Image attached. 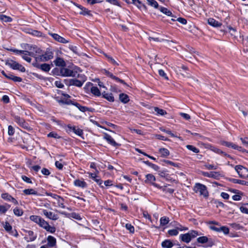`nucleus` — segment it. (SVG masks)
Returning a JSON list of instances; mask_svg holds the SVG:
<instances>
[{
    "label": "nucleus",
    "instance_id": "f257e3e1",
    "mask_svg": "<svg viewBox=\"0 0 248 248\" xmlns=\"http://www.w3.org/2000/svg\"><path fill=\"white\" fill-rule=\"evenodd\" d=\"M193 189L195 193H199L200 195L202 196L205 198H207L209 196L207 187L202 184L199 183H196Z\"/></svg>",
    "mask_w": 248,
    "mask_h": 248
},
{
    "label": "nucleus",
    "instance_id": "f03ea898",
    "mask_svg": "<svg viewBox=\"0 0 248 248\" xmlns=\"http://www.w3.org/2000/svg\"><path fill=\"white\" fill-rule=\"evenodd\" d=\"M199 235L197 231H191L185 234H182L179 236L180 239L183 242L188 243L192 239L195 238Z\"/></svg>",
    "mask_w": 248,
    "mask_h": 248
},
{
    "label": "nucleus",
    "instance_id": "7ed1b4c3",
    "mask_svg": "<svg viewBox=\"0 0 248 248\" xmlns=\"http://www.w3.org/2000/svg\"><path fill=\"white\" fill-rule=\"evenodd\" d=\"M5 64L14 70H18L21 72H25L26 71L24 66L14 60H8Z\"/></svg>",
    "mask_w": 248,
    "mask_h": 248
},
{
    "label": "nucleus",
    "instance_id": "20e7f679",
    "mask_svg": "<svg viewBox=\"0 0 248 248\" xmlns=\"http://www.w3.org/2000/svg\"><path fill=\"white\" fill-rule=\"evenodd\" d=\"M28 51L31 56L36 59V57H38V55L41 54V49L37 46L28 45Z\"/></svg>",
    "mask_w": 248,
    "mask_h": 248
},
{
    "label": "nucleus",
    "instance_id": "39448f33",
    "mask_svg": "<svg viewBox=\"0 0 248 248\" xmlns=\"http://www.w3.org/2000/svg\"><path fill=\"white\" fill-rule=\"evenodd\" d=\"M53 57V53L50 51L47 50L44 54L38 55V57H36L37 62H46L52 59Z\"/></svg>",
    "mask_w": 248,
    "mask_h": 248
},
{
    "label": "nucleus",
    "instance_id": "423d86ee",
    "mask_svg": "<svg viewBox=\"0 0 248 248\" xmlns=\"http://www.w3.org/2000/svg\"><path fill=\"white\" fill-rule=\"evenodd\" d=\"M235 170L237 171L240 177L248 179V169L241 165H237L235 167Z\"/></svg>",
    "mask_w": 248,
    "mask_h": 248
},
{
    "label": "nucleus",
    "instance_id": "0eeeda50",
    "mask_svg": "<svg viewBox=\"0 0 248 248\" xmlns=\"http://www.w3.org/2000/svg\"><path fill=\"white\" fill-rule=\"evenodd\" d=\"M84 89L90 90L92 93L96 96H100L101 94L99 89L96 86H93L92 83L88 82L85 86Z\"/></svg>",
    "mask_w": 248,
    "mask_h": 248
},
{
    "label": "nucleus",
    "instance_id": "6e6552de",
    "mask_svg": "<svg viewBox=\"0 0 248 248\" xmlns=\"http://www.w3.org/2000/svg\"><path fill=\"white\" fill-rule=\"evenodd\" d=\"M60 74L63 77H75L77 75V72L66 67H62L60 69Z\"/></svg>",
    "mask_w": 248,
    "mask_h": 248
},
{
    "label": "nucleus",
    "instance_id": "1a4fd4ad",
    "mask_svg": "<svg viewBox=\"0 0 248 248\" xmlns=\"http://www.w3.org/2000/svg\"><path fill=\"white\" fill-rule=\"evenodd\" d=\"M15 121L22 128L30 131L32 130V128L29 126V124L26 123L25 120L18 116L14 117Z\"/></svg>",
    "mask_w": 248,
    "mask_h": 248
},
{
    "label": "nucleus",
    "instance_id": "9d476101",
    "mask_svg": "<svg viewBox=\"0 0 248 248\" xmlns=\"http://www.w3.org/2000/svg\"><path fill=\"white\" fill-rule=\"evenodd\" d=\"M219 143L222 145L228 147L232 148V149L237 150L240 152L243 153L246 152V150L243 149L242 147L238 146L237 145L234 144L232 142H228L224 140H221Z\"/></svg>",
    "mask_w": 248,
    "mask_h": 248
},
{
    "label": "nucleus",
    "instance_id": "9b49d317",
    "mask_svg": "<svg viewBox=\"0 0 248 248\" xmlns=\"http://www.w3.org/2000/svg\"><path fill=\"white\" fill-rule=\"evenodd\" d=\"M145 183L146 184H150L155 187L158 188H162L161 186H160L158 184L155 183L156 180L155 177L154 175L152 174H147L145 176Z\"/></svg>",
    "mask_w": 248,
    "mask_h": 248
},
{
    "label": "nucleus",
    "instance_id": "f8f14e48",
    "mask_svg": "<svg viewBox=\"0 0 248 248\" xmlns=\"http://www.w3.org/2000/svg\"><path fill=\"white\" fill-rule=\"evenodd\" d=\"M1 73L7 79L12 80L14 81L21 82L22 81V78H21L15 76L10 72L6 73L5 71L2 70L1 71Z\"/></svg>",
    "mask_w": 248,
    "mask_h": 248
},
{
    "label": "nucleus",
    "instance_id": "ddd939ff",
    "mask_svg": "<svg viewBox=\"0 0 248 248\" xmlns=\"http://www.w3.org/2000/svg\"><path fill=\"white\" fill-rule=\"evenodd\" d=\"M202 173L204 176L217 179H218L221 176L220 173L218 171H211L210 172L203 171Z\"/></svg>",
    "mask_w": 248,
    "mask_h": 248
},
{
    "label": "nucleus",
    "instance_id": "4468645a",
    "mask_svg": "<svg viewBox=\"0 0 248 248\" xmlns=\"http://www.w3.org/2000/svg\"><path fill=\"white\" fill-rule=\"evenodd\" d=\"M44 216H45L47 218L53 220H56L58 219L59 217L57 215L55 214L52 212L48 211L46 209H43L42 210Z\"/></svg>",
    "mask_w": 248,
    "mask_h": 248
},
{
    "label": "nucleus",
    "instance_id": "2eb2a0df",
    "mask_svg": "<svg viewBox=\"0 0 248 248\" xmlns=\"http://www.w3.org/2000/svg\"><path fill=\"white\" fill-rule=\"evenodd\" d=\"M67 127V131H68L69 132L73 131L76 135H77L79 136H81L83 134V131L82 129H81L75 126H71L70 125H68Z\"/></svg>",
    "mask_w": 248,
    "mask_h": 248
},
{
    "label": "nucleus",
    "instance_id": "dca6fc26",
    "mask_svg": "<svg viewBox=\"0 0 248 248\" xmlns=\"http://www.w3.org/2000/svg\"><path fill=\"white\" fill-rule=\"evenodd\" d=\"M1 198L5 201L13 202L15 205L18 204V202L7 193H2L1 194Z\"/></svg>",
    "mask_w": 248,
    "mask_h": 248
},
{
    "label": "nucleus",
    "instance_id": "f3484780",
    "mask_svg": "<svg viewBox=\"0 0 248 248\" xmlns=\"http://www.w3.org/2000/svg\"><path fill=\"white\" fill-rule=\"evenodd\" d=\"M104 139L106 140L108 143L113 146L116 147L120 145V144L115 142L114 140L111 137V136L107 133L104 134Z\"/></svg>",
    "mask_w": 248,
    "mask_h": 248
},
{
    "label": "nucleus",
    "instance_id": "a211bd4d",
    "mask_svg": "<svg viewBox=\"0 0 248 248\" xmlns=\"http://www.w3.org/2000/svg\"><path fill=\"white\" fill-rule=\"evenodd\" d=\"M49 35L52 37V38L58 42L66 44L69 42L68 40H67L61 36L56 33H49Z\"/></svg>",
    "mask_w": 248,
    "mask_h": 248
},
{
    "label": "nucleus",
    "instance_id": "6ab92c4d",
    "mask_svg": "<svg viewBox=\"0 0 248 248\" xmlns=\"http://www.w3.org/2000/svg\"><path fill=\"white\" fill-rule=\"evenodd\" d=\"M207 148L212 151L214 152L215 153H217L219 155H221L223 156L227 155V154L225 153L224 152L221 151L220 149L218 148L217 147H215L213 145H212L211 144L207 145Z\"/></svg>",
    "mask_w": 248,
    "mask_h": 248
},
{
    "label": "nucleus",
    "instance_id": "aec40b11",
    "mask_svg": "<svg viewBox=\"0 0 248 248\" xmlns=\"http://www.w3.org/2000/svg\"><path fill=\"white\" fill-rule=\"evenodd\" d=\"M103 73L105 75H106V76L110 77L112 79H114L117 82H120V83H123L124 84H125L124 81L123 80L119 78L115 77L111 73L109 72L108 71V70H107L106 69H104V70H103Z\"/></svg>",
    "mask_w": 248,
    "mask_h": 248
},
{
    "label": "nucleus",
    "instance_id": "412c9836",
    "mask_svg": "<svg viewBox=\"0 0 248 248\" xmlns=\"http://www.w3.org/2000/svg\"><path fill=\"white\" fill-rule=\"evenodd\" d=\"M26 232L27 236L25 237V239L27 242L33 241L36 238V235L32 231H27Z\"/></svg>",
    "mask_w": 248,
    "mask_h": 248
},
{
    "label": "nucleus",
    "instance_id": "4be33fe9",
    "mask_svg": "<svg viewBox=\"0 0 248 248\" xmlns=\"http://www.w3.org/2000/svg\"><path fill=\"white\" fill-rule=\"evenodd\" d=\"M74 184L76 186L82 188H86L87 186V183L83 179H76L74 182Z\"/></svg>",
    "mask_w": 248,
    "mask_h": 248
},
{
    "label": "nucleus",
    "instance_id": "5701e85b",
    "mask_svg": "<svg viewBox=\"0 0 248 248\" xmlns=\"http://www.w3.org/2000/svg\"><path fill=\"white\" fill-rule=\"evenodd\" d=\"M132 3L141 10H147V7L139 0H132Z\"/></svg>",
    "mask_w": 248,
    "mask_h": 248
},
{
    "label": "nucleus",
    "instance_id": "b1692460",
    "mask_svg": "<svg viewBox=\"0 0 248 248\" xmlns=\"http://www.w3.org/2000/svg\"><path fill=\"white\" fill-rule=\"evenodd\" d=\"M86 79L85 78H84L81 81L76 79H71L70 80V84L72 85L80 87L82 86L83 83L86 81Z\"/></svg>",
    "mask_w": 248,
    "mask_h": 248
},
{
    "label": "nucleus",
    "instance_id": "393cba45",
    "mask_svg": "<svg viewBox=\"0 0 248 248\" xmlns=\"http://www.w3.org/2000/svg\"><path fill=\"white\" fill-rule=\"evenodd\" d=\"M91 178L93 179L94 181H95L102 188H103V186L102 184V181L98 178V177L95 173L89 172L88 173Z\"/></svg>",
    "mask_w": 248,
    "mask_h": 248
},
{
    "label": "nucleus",
    "instance_id": "a878e982",
    "mask_svg": "<svg viewBox=\"0 0 248 248\" xmlns=\"http://www.w3.org/2000/svg\"><path fill=\"white\" fill-rule=\"evenodd\" d=\"M47 246L49 247H53L56 245V238L51 235H49L47 238Z\"/></svg>",
    "mask_w": 248,
    "mask_h": 248
},
{
    "label": "nucleus",
    "instance_id": "bb28decb",
    "mask_svg": "<svg viewBox=\"0 0 248 248\" xmlns=\"http://www.w3.org/2000/svg\"><path fill=\"white\" fill-rule=\"evenodd\" d=\"M23 192L26 195H33L39 196L40 195L37 191L33 188L25 189L23 190Z\"/></svg>",
    "mask_w": 248,
    "mask_h": 248
},
{
    "label": "nucleus",
    "instance_id": "cd10ccee",
    "mask_svg": "<svg viewBox=\"0 0 248 248\" xmlns=\"http://www.w3.org/2000/svg\"><path fill=\"white\" fill-rule=\"evenodd\" d=\"M75 5L80 10V11L79 12V13L80 15H90V11H89L86 8H85V7H83L82 6L79 5V4H75Z\"/></svg>",
    "mask_w": 248,
    "mask_h": 248
},
{
    "label": "nucleus",
    "instance_id": "c85d7f7f",
    "mask_svg": "<svg viewBox=\"0 0 248 248\" xmlns=\"http://www.w3.org/2000/svg\"><path fill=\"white\" fill-rule=\"evenodd\" d=\"M208 23L214 27H219L221 26V23L216 21L215 19L212 18H210L208 19Z\"/></svg>",
    "mask_w": 248,
    "mask_h": 248
},
{
    "label": "nucleus",
    "instance_id": "c756f323",
    "mask_svg": "<svg viewBox=\"0 0 248 248\" xmlns=\"http://www.w3.org/2000/svg\"><path fill=\"white\" fill-rule=\"evenodd\" d=\"M102 96L104 98L109 102H113L114 101V97L111 93L104 92L102 93Z\"/></svg>",
    "mask_w": 248,
    "mask_h": 248
},
{
    "label": "nucleus",
    "instance_id": "7c9ffc66",
    "mask_svg": "<svg viewBox=\"0 0 248 248\" xmlns=\"http://www.w3.org/2000/svg\"><path fill=\"white\" fill-rule=\"evenodd\" d=\"M56 200L57 201V203L58 204V206L59 207L64 209L65 208V206L64 205V200L63 198H62L60 196H58V197H56Z\"/></svg>",
    "mask_w": 248,
    "mask_h": 248
},
{
    "label": "nucleus",
    "instance_id": "2f4dec72",
    "mask_svg": "<svg viewBox=\"0 0 248 248\" xmlns=\"http://www.w3.org/2000/svg\"><path fill=\"white\" fill-rule=\"evenodd\" d=\"M119 99L123 103H127L129 101V96L125 93H120L119 94Z\"/></svg>",
    "mask_w": 248,
    "mask_h": 248
},
{
    "label": "nucleus",
    "instance_id": "473e14b6",
    "mask_svg": "<svg viewBox=\"0 0 248 248\" xmlns=\"http://www.w3.org/2000/svg\"><path fill=\"white\" fill-rule=\"evenodd\" d=\"M159 153L160 154V155L162 157H167L170 155L169 151L164 148H161L159 149Z\"/></svg>",
    "mask_w": 248,
    "mask_h": 248
},
{
    "label": "nucleus",
    "instance_id": "72a5a7b5",
    "mask_svg": "<svg viewBox=\"0 0 248 248\" xmlns=\"http://www.w3.org/2000/svg\"><path fill=\"white\" fill-rule=\"evenodd\" d=\"M161 245L165 248H171L173 247V244L170 240H166L162 242Z\"/></svg>",
    "mask_w": 248,
    "mask_h": 248
},
{
    "label": "nucleus",
    "instance_id": "f704fd0d",
    "mask_svg": "<svg viewBox=\"0 0 248 248\" xmlns=\"http://www.w3.org/2000/svg\"><path fill=\"white\" fill-rule=\"evenodd\" d=\"M30 218L31 221L38 225L39 224L40 222H41L42 219V218H41L40 217L35 215L31 216Z\"/></svg>",
    "mask_w": 248,
    "mask_h": 248
},
{
    "label": "nucleus",
    "instance_id": "c9c22d12",
    "mask_svg": "<svg viewBox=\"0 0 248 248\" xmlns=\"http://www.w3.org/2000/svg\"><path fill=\"white\" fill-rule=\"evenodd\" d=\"M54 62L56 65L58 66H62V67H63L65 64L63 60L60 58L56 59V60L54 61Z\"/></svg>",
    "mask_w": 248,
    "mask_h": 248
},
{
    "label": "nucleus",
    "instance_id": "e433bc0d",
    "mask_svg": "<svg viewBox=\"0 0 248 248\" xmlns=\"http://www.w3.org/2000/svg\"><path fill=\"white\" fill-rule=\"evenodd\" d=\"M25 53H22V58L27 61L28 62H31V59L29 57L30 54H29L28 51L24 50Z\"/></svg>",
    "mask_w": 248,
    "mask_h": 248
},
{
    "label": "nucleus",
    "instance_id": "4c0bfd02",
    "mask_svg": "<svg viewBox=\"0 0 248 248\" xmlns=\"http://www.w3.org/2000/svg\"><path fill=\"white\" fill-rule=\"evenodd\" d=\"M2 226L4 228L5 230L7 232L9 233L12 230V227L8 222L6 221L2 223Z\"/></svg>",
    "mask_w": 248,
    "mask_h": 248
},
{
    "label": "nucleus",
    "instance_id": "58836bf2",
    "mask_svg": "<svg viewBox=\"0 0 248 248\" xmlns=\"http://www.w3.org/2000/svg\"><path fill=\"white\" fill-rule=\"evenodd\" d=\"M10 208V205L8 204L0 205V214H5Z\"/></svg>",
    "mask_w": 248,
    "mask_h": 248
},
{
    "label": "nucleus",
    "instance_id": "ea45409f",
    "mask_svg": "<svg viewBox=\"0 0 248 248\" xmlns=\"http://www.w3.org/2000/svg\"><path fill=\"white\" fill-rule=\"evenodd\" d=\"M0 20L5 22H10L12 21L11 17L4 15H0Z\"/></svg>",
    "mask_w": 248,
    "mask_h": 248
},
{
    "label": "nucleus",
    "instance_id": "a19ab883",
    "mask_svg": "<svg viewBox=\"0 0 248 248\" xmlns=\"http://www.w3.org/2000/svg\"><path fill=\"white\" fill-rule=\"evenodd\" d=\"M158 174L160 177L165 178L166 180H171L169 174L165 172L164 171H159Z\"/></svg>",
    "mask_w": 248,
    "mask_h": 248
},
{
    "label": "nucleus",
    "instance_id": "79ce46f5",
    "mask_svg": "<svg viewBox=\"0 0 248 248\" xmlns=\"http://www.w3.org/2000/svg\"><path fill=\"white\" fill-rule=\"evenodd\" d=\"M169 218L167 217H161L160 219V224L161 226H164L169 222Z\"/></svg>",
    "mask_w": 248,
    "mask_h": 248
},
{
    "label": "nucleus",
    "instance_id": "37998d69",
    "mask_svg": "<svg viewBox=\"0 0 248 248\" xmlns=\"http://www.w3.org/2000/svg\"><path fill=\"white\" fill-rule=\"evenodd\" d=\"M39 68L44 71L48 72L50 69V66L48 64L44 63L39 66Z\"/></svg>",
    "mask_w": 248,
    "mask_h": 248
},
{
    "label": "nucleus",
    "instance_id": "c03bdc74",
    "mask_svg": "<svg viewBox=\"0 0 248 248\" xmlns=\"http://www.w3.org/2000/svg\"><path fill=\"white\" fill-rule=\"evenodd\" d=\"M147 1L150 6L156 9L158 7V4L155 0H147Z\"/></svg>",
    "mask_w": 248,
    "mask_h": 248
},
{
    "label": "nucleus",
    "instance_id": "a18cd8bd",
    "mask_svg": "<svg viewBox=\"0 0 248 248\" xmlns=\"http://www.w3.org/2000/svg\"><path fill=\"white\" fill-rule=\"evenodd\" d=\"M197 242L199 243L204 244L208 242V238L205 236L199 237L197 239Z\"/></svg>",
    "mask_w": 248,
    "mask_h": 248
},
{
    "label": "nucleus",
    "instance_id": "49530a36",
    "mask_svg": "<svg viewBox=\"0 0 248 248\" xmlns=\"http://www.w3.org/2000/svg\"><path fill=\"white\" fill-rule=\"evenodd\" d=\"M154 109L155 112L158 115H164L165 114H167V112L165 110L158 108L155 107Z\"/></svg>",
    "mask_w": 248,
    "mask_h": 248
},
{
    "label": "nucleus",
    "instance_id": "de8ad7c7",
    "mask_svg": "<svg viewBox=\"0 0 248 248\" xmlns=\"http://www.w3.org/2000/svg\"><path fill=\"white\" fill-rule=\"evenodd\" d=\"M159 10L162 13L168 16H170L172 14L171 12L166 8L161 7Z\"/></svg>",
    "mask_w": 248,
    "mask_h": 248
},
{
    "label": "nucleus",
    "instance_id": "09e8293b",
    "mask_svg": "<svg viewBox=\"0 0 248 248\" xmlns=\"http://www.w3.org/2000/svg\"><path fill=\"white\" fill-rule=\"evenodd\" d=\"M149 40L150 41L153 40V41H155V42H163V41H166L169 44H170V42H172V41H169L168 40H164L163 39H159V38H157V37H149Z\"/></svg>",
    "mask_w": 248,
    "mask_h": 248
},
{
    "label": "nucleus",
    "instance_id": "8fccbe9b",
    "mask_svg": "<svg viewBox=\"0 0 248 248\" xmlns=\"http://www.w3.org/2000/svg\"><path fill=\"white\" fill-rule=\"evenodd\" d=\"M186 147L187 149L192 151L193 152L195 153H198L200 152L199 149L197 148L193 145H187L186 146Z\"/></svg>",
    "mask_w": 248,
    "mask_h": 248
},
{
    "label": "nucleus",
    "instance_id": "3c124183",
    "mask_svg": "<svg viewBox=\"0 0 248 248\" xmlns=\"http://www.w3.org/2000/svg\"><path fill=\"white\" fill-rule=\"evenodd\" d=\"M47 137L49 138H53L56 139L61 138V136H59L57 133L55 132H51L47 134Z\"/></svg>",
    "mask_w": 248,
    "mask_h": 248
},
{
    "label": "nucleus",
    "instance_id": "603ef678",
    "mask_svg": "<svg viewBox=\"0 0 248 248\" xmlns=\"http://www.w3.org/2000/svg\"><path fill=\"white\" fill-rule=\"evenodd\" d=\"M14 213L16 216H21L23 215V212L22 210L16 207L13 210Z\"/></svg>",
    "mask_w": 248,
    "mask_h": 248
},
{
    "label": "nucleus",
    "instance_id": "864d4df0",
    "mask_svg": "<svg viewBox=\"0 0 248 248\" xmlns=\"http://www.w3.org/2000/svg\"><path fill=\"white\" fill-rule=\"evenodd\" d=\"M105 56L106 57V58H107V59L109 62L111 63L112 64H113V65H119V64L117 63V62L111 57H110L107 54H105Z\"/></svg>",
    "mask_w": 248,
    "mask_h": 248
},
{
    "label": "nucleus",
    "instance_id": "5fc2aeb1",
    "mask_svg": "<svg viewBox=\"0 0 248 248\" xmlns=\"http://www.w3.org/2000/svg\"><path fill=\"white\" fill-rule=\"evenodd\" d=\"M240 210L241 212L246 214H248V203L240 207Z\"/></svg>",
    "mask_w": 248,
    "mask_h": 248
},
{
    "label": "nucleus",
    "instance_id": "6e6d98bb",
    "mask_svg": "<svg viewBox=\"0 0 248 248\" xmlns=\"http://www.w3.org/2000/svg\"><path fill=\"white\" fill-rule=\"evenodd\" d=\"M228 29L231 35L233 36L234 37H235L236 36V34H237L236 30L234 28H233L231 27H229Z\"/></svg>",
    "mask_w": 248,
    "mask_h": 248
},
{
    "label": "nucleus",
    "instance_id": "4d7b16f0",
    "mask_svg": "<svg viewBox=\"0 0 248 248\" xmlns=\"http://www.w3.org/2000/svg\"><path fill=\"white\" fill-rule=\"evenodd\" d=\"M49 225L48 223L45 221L43 218L42 219L41 222H40L39 225L45 229L47 226Z\"/></svg>",
    "mask_w": 248,
    "mask_h": 248
},
{
    "label": "nucleus",
    "instance_id": "13d9d810",
    "mask_svg": "<svg viewBox=\"0 0 248 248\" xmlns=\"http://www.w3.org/2000/svg\"><path fill=\"white\" fill-rule=\"evenodd\" d=\"M178 232L177 229L170 230L168 231V233L170 236H176L178 234Z\"/></svg>",
    "mask_w": 248,
    "mask_h": 248
},
{
    "label": "nucleus",
    "instance_id": "bf43d9fd",
    "mask_svg": "<svg viewBox=\"0 0 248 248\" xmlns=\"http://www.w3.org/2000/svg\"><path fill=\"white\" fill-rule=\"evenodd\" d=\"M164 192H168L170 194H172L174 192V189L170 188H167V186H162V188H160Z\"/></svg>",
    "mask_w": 248,
    "mask_h": 248
},
{
    "label": "nucleus",
    "instance_id": "052dcab7",
    "mask_svg": "<svg viewBox=\"0 0 248 248\" xmlns=\"http://www.w3.org/2000/svg\"><path fill=\"white\" fill-rule=\"evenodd\" d=\"M45 230L51 233H53L56 232V228L54 227L51 226L49 225L47 226Z\"/></svg>",
    "mask_w": 248,
    "mask_h": 248
},
{
    "label": "nucleus",
    "instance_id": "680f3d73",
    "mask_svg": "<svg viewBox=\"0 0 248 248\" xmlns=\"http://www.w3.org/2000/svg\"><path fill=\"white\" fill-rule=\"evenodd\" d=\"M125 228H126L127 230H129L130 232L133 233L134 232V231H135L134 227L131 224H129V223L126 224Z\"/></svg>",
    "mask_w": 248,
    "mask_h": 248
},
{
    "label": "nucleus",
    "instance_id": "e2e57ef3",
    "mask_svg": "<svg viewBox=\"0 0 248 248\" xmlns=\"http://www.w3.org/2000/svg\"><path fill=\"white\" fill-rule=\"evenodd\" d=\"M220 232H222L225 234H228L229 233V229L226 226L220 227Z\"/></svg>",
    "mask_w": 248,
    "mask_h": 248
},
{
    "label": "nucleus",
    "instance_id": "0e129e2a",
    "mask_svg": "<svg viewBox=\"0 0 248 248\" xmlns=\"http://www.w3.org/2000/svg\"><path fill=\"white\" fill-rule=\"evenodd\" d=\"M204 166L206 168V169H207V170H217V166H215V165H212V164H205Z\"/></svg>",
    "mask_w": 248,
    "mask_h": 248
},
{
    "label": "nucleus",
    "instance_id": "69168bd1",
    "mask_svg": "<svg viewBox=\"0 0 248 248\" xmlns=\"http://www.w3.org/2000/svg\"><path fill=\"white\" fill-rule=\"evenodd\" d=\"M29 33L36 36H40L42 34L41 32L36 30H31V31L29 32Z\"/></svg>",
    "mask_w": 248,
    "mask_h": 248
},
{
    "label": "nucleus",
    "instance_id": "338daca9",
    "mask_svg": "<svg viewBox=\"0 0 248 248\" xmlns=\"http://www.w3.org/2000/svg\"><path fill=\"white\" fill-rule=\"evenodd\" d=\"M14 133H15V129L14 128V127L12 126L9 125L8 126V135L10 136H12L14 134Z\"/></svg>",
    "mask_w": 248,
    "mask_h": 248
},
{
    "label": "nucleus",
    "instance_id": "774afa93",
    "mask_svg": "<svg viewBox=\"0 0 248 248\" xmlns=\"http://www.w3.org/2000/svg\"><path fill=\"white\" fill-rule=\"evenodd\" d=\"M240 140H241L242 144L244 145H248V138L245 137L244 138H240Z\"/></svg>",
    "mask_w": 248,
    "mask_h": 248
}]
</instances>
